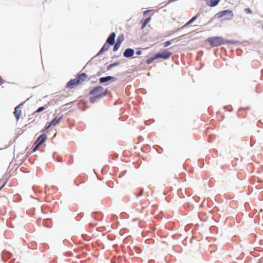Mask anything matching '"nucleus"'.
I'll return each mask as SVG.
<instances>
[{"mask_svg": "<svg viewBox=\"0 0 263 263\" xmlns=\"http://www.w3.org/2000/svg\"><path fill=\"white\" fill-rule=\"evenodd\" d=\"M87 78V76L85 73L79 74L75 79L71 80L67 83V87L70 89L75 88L79 84L85 81Z\"/></svg>", "mask_w": 263, "mask_h": 263, "instance_id": "f257e3e1", "label": "nucleus"}, {"mask_svg": "<svg viewBox=\"0 0 263 263\" xmlns=\"http://www.w3.org/2000/svg\"><path fill=\"white\" fill-rule=\"evenodd\" d=\"M89 94L92 96V97H91L90 99V102L95 103L96 101H97L98 99L102 97L103 96H105V92L102 86H99L92 89L89 92Z\"/></svg>", "mask_w": 263, "mask_h": 263, "instance_id": "f03ea898", "label": "nucleus"}, {"mask_svg": "<svg viewBox=\"0 0 263 263\" xmlns=\"http://www.w3.org/2000/svg\"><path fill=\"white\" fill-rule=\"evenodd\" d=\"M207 41L212 47L220 46L224 42V39L220 36L209 37Z\"/></svg>", "mask_w": 263, "mask_h": 263, "instance_id": "7ed1b4c3", "label": "nucleus"}, {"mask_svg": "<svg viewBox=\"0 0 263 263\" xmlns=\"http://www.w3.org/2000/svg\"><path fill=\"white\" fill-rule=\"evenodd\" d=\"M219 17L222 18V20H230L233 17V13L232 10H227L220 12L219 13Z\"/></svg>", "mask_w": 263, "mask_h": 263, "instance_id": "20e7f679", "label": "nucleus"}, {"mask_svg": "<svg viewBox=\"0 0 263 263\" xmlns=\"http://www.w3.org/2000/svg\"><path fill=\"white\" fill-rule=\"evenodd\" d=\"M47 135L45 134L41 135L38 137L37 140L34 142L35 147L33 148V151H35L38 147L42 144L46 140Z\"/></svg>", "mask_w": 263, "mask_h": 263, "instance_id": "39448f33", "label": "nucleus"}, {"mask_svg": "<svg viewBox=\"0 0 263 263\" xmlns=\"http://www.w3.org/2000/svg\"><path fill=\"white\" fill-rule=\"evenodd\" d=\"M172 54V53L171 52L165 49L162 50L161 52L156 54L155 58H162L165 60L168 59Z\"/></svg>", "mask_w": 263, "mask_h": 263, "instance_id": "423d86ee", "label": "nucleus"}, {"mask_svg": "<svg viewBox=\"0 0 263 263\" xmlns=\"http://www.w3.org/2000/svg\"><path fill=\"white\" fill-rule=\"evenodd\" d=\"M116 37V34L115 32L111 33L106 41V43L112 45L115 43V39Z\"/></svg>", "mask_w": 263, "mask_h": 263, "instance_id": "0eeeda50", "label": "nucleus"}, {"mask_svg": "<svg viewBox=\"0 0 263 263\" xmlns=\"http://www.w3.org/2000/svg\"><path fill=\"white\" fill-rule=\"evenodd\" d=\"M134 54V50L131 48L126 49L124 52V56L126 58L132 57Z\"/></svg>", "mask_w": 263, "mask_h": 263, "instance_id": "6e6552de", "label": "nucleus"}, {"mask_svg": "<svg viewBox=\"0 0 263 263\" xmlns=\"http://www.w3.org/2000/svg\"><path fill=\"white\" fill-rule=\"evenodd\" d=\"M61 118H62V117H55L53 119V120L50 123L49 125L46 127V129H48L50 126H54L56 124H57L60 122V121L61 120Z\"/></svg>", "mask_w": 263, "mask_h": 263, "instance_id": "1a4fd4ad", "label": "nucleus"}, {"mask_svg": "<svg viewBox=\"0 0 263 263\" xmlns=\"http://www.w3.org/2000/svg\"><path fill=\"white\" fill-rule=\"evenodd\" d=\"M21 105H22V104H21L19 105H18L17 106H16L15 108V111H14V114L15 117L16 118L17 120H18V119L20 118L21 110L20 109H19V108Z\"/></svg>", "mask_w": 263, "mask_h": 263, "instance_id": "9d476101", "label": "nucleus"}, {"mask_svg": "<svg viewBox=\"0 0 263 263\" xmlns=\"http://www.w3.org/2000/svg\"><path fill=\"white\" fill-rule=\"evenodd\" d=\"M151 20V17H148L147 18H146L144 20H142L141 21V29H143L146 25L150 22Z\"/></svg>", "mask_w": 263, "mask_h": 263, "instance_id": "9b49d317", "label": "nucleus"}, {"mask_svg": "<svg viewBox=\"0 0 263 263\" xmlns=\"http://www.w3.org/2000/svg\"><path fill=\"white\" fill-rule=\"evenodd\" d=\"M109 48V45L108 44V43H106L99 52L98 54H102V53L107 51Z\"/></svg>", "mask_w": 263, "mask_h": 263, "instance_id": "f8f14e48", "label": "nucleus"}, {"mask_svg": "<svg viewBox=\"0 0 263 263\" xmlns=\"http://www.w3.org/2000/svg\"><path fill=\"white\" fill-rule=\"evenodd\" d=\"M114 79L113 77H111V76H107V77H102V78H101L100 79V83H105L109 80H110L111 79Z\"/></svg>", "mask_w": 263, "mask_h": 263, "instance_id": "ddd939ff", "label": "nucleus"}, {"mask_svg": "<svg viewBox=\"0 0 263 263\" xmlns=\"http://www.w3.org/2000/svg\"><path fill=\"white\" fill-rule=\"evenodd\" d=\"M219 1L220 0H211L207 5L211 7H215L218 4Z\"/></svg>", "mask_w": 263, "mask_h": 263, "instance_id": "4468645a", "label": "nucleus"}, {"mask_svg": "<svg viewBox=\"0 0 263 263\" xmlns=\"http://www.w3.org/2000/svg\"><path fill=\"white\" fill-rule=\"evenodd\" d=\"M198 17V14L195 15L193 17H192L188 22H187L183 27H186L189 25L191 23L193 22L195 20H196Z\"/></svg>", "mask_w": 263, "mask_h": 263, "instance_id": "2eb2a0df", "label": "nucleus"}, {"mask_svg": "<svg viewBox=\"0 0 263 263\" xmlns=\"http://www.w3.org/2000/svg\"><path fill=\"white\" fill-rule=\"evenodd\" d=\"M47 106L40 107L35 112H34L33 114H35L36 112H40L43 111L46 108H47Z\"/></svg>", "mask_w": 263, "mask_h": 263, "instance_id": "dca6fc26", "label": "nucleus"}, {"mask_svg": "<svg viewBox=\"0 0 263 263\" xmlns=\"http://www.w3.org/2000/svg\"><path fill=\"white\" fill-rule=\"evenodd\" d=\"M157 59V58H155V55L153 57L148 59L146 61V63L148 64H149L152 63L154 60H155Z\"/></svg>", "mask_w": 263, "mask_h": 263, "instance_id": "f3484780", "label": "nucleus"}, {"mask_svg": "<svg viewBox=\"0 0 263 263\" xmlns=\"http://www.w3.org/2000/svg\"><path fill=\"white\" fill-rule=\"evenodd\" d=\"M124 37L123 36H119L117 39L116 43H119V44L121 45V43L123 42Z\"/></svg>", "mask_w": 263, "mask_h": 263, "instance_id": "a211bd4d", "label": "nucleus"}, {"mask_svg": "<svg viewBox=\"0 0 263 263\" xmlns=\"http://www.w3.org/2000/svg\"><path fill=\"white\" fill-rule=\"evenodd\" d=\"M120 45H121L119 44V43H116V44L114 45L113 50L114 51H116L119 48Z\"/></svg>", "mask_w": 263, "mask_h": 263, "instance_id": "6ab92c4d", "label": "nucleus"}, {"mask_svg": "<svg viewBox=\"0 0 263 263\" xmlns=\"http://www.w3.org/2000/svg\"><path fill=\"white\" fill-rule=\"evenodd\" d=\"M173 41H174V39L172 40L171 41H168L165 42L164 44V47H168V46H170L171 44V42Z\"/></svg>", "mask_w": 263, "mask_h": 263, "instance_id": "aec40b11", "label": "nucleus"}, {"mask_svg": "<svg viewBox=\"0 0 263 263\" xmlns=\"http://www.w3.org/2000/svg\"><path fill=\"white\" fill-rule=\"evenodd\" d=\"M119 64L118 63H113V64H110V65H109V66H108L107 67V69L109 70V69H110L111 68L115 66H117Z\"/></svg>", "mask_w": 263, "mask_h": 263, "instance_id": "412c9836", "label": "nucleus"}, {"mask_svg": "<svg viewBox=\"0 0 263 263\" xmlns=\"http://www.w3.org/2000/svg\"><path fill=\"white\" fill-rule=\"evenodd\" d=\"M245 11L247 13H252V11L249 8L245 9Z\"/></svg>", "mask_w": 263, "mask_h": 263, "instance_id": "4be33fe9", "label": "nucleus"}, {"mask_svg": "<svg viewBox=\"0 0 263 263\" xmlns=\"http://www.w3.org/2000/svg\"><path fill=\"white\" fill-rule=\"evenodd\" d=\"M4 83V80L2 79V77L0 76V85L3 84Z\"/></svg>", "mask_w": 263, "mask_h": 263, "instance_id": "5701e85b", "label": "nucleus"}, {"mask_svg": "<svg viewBox=\"0 0 263 263\" xmlns=\"http://www.w3.org/2000/svg\"><path fill=\"white\" fill-rule=\"evenodd\" d=\"M141 53H142V52H141V50H139L137 51V52H136V54H137V55H140V54H141Z\"/></svg>", "mask_w": 263, "mask_h": 263, "instance_id": "b1692460", "label": "nucleus"}, {"mask_svg": "<svg viewBox=\"0 0 263 263\" xmlns=\"http://www.w3.org/2000/svg\"><path fill=\"white\" fill-rule=\"evenodd\" d=\"M143 192V190H141L140 192H139V194H138V196H141Z\"/></svg>", "mask_w": 263, "mask_h": 263, "instance_id": "393cba45", "label": "nucleus"}, {"mask_svg": "<svg viewBox=\"0 0 263 263\" xmlns=\"http://www.w3.org/2000/svg\"><path fill=\"white\" fill-rule=\"evenodd\" d=\"M150 11V10H146V11H145L143 13V14L144 15H145L148 12H149Z\"/></svg>", "mask_w": 263, "mask_h": 263, "instance_id": "a878e982", "label": "nucleus"}]
</instances>
